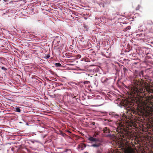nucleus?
I'll return each mask as SVG.
<instances>
[{
    "instance_id": "17",
    "label": "nucleus",
    "mask_w": 153,
    "mask_h": 153,
    "mask_svg": "<svg viewBox=\"0 0 153 153\" xmlns=\"http://www.w3.org/2000/svg\"><path fill=\"white\" fill-rule=\"evenodd\" d=\"M84 28L86 29V31L88 30V29H88L89 27L87 25H84Z\"/></svg>"
},
{
    "instance_id": "8",
    "label": "nucleus",
    "mask_w": 153,
    "mask_h": 153,
    "mask_svg": "<svg viewBox=\"0 0 153 153\" xmlns=\"http://www.w3.org/2000/svg\"><path fill=\"white\" fill-rule=\"evenodd\" d=\"M108 80V79L105 77L102 78L101 79V81L103 83H105Z\"/></svg>"
},
{
    "instance_id": "33",
    "label": "nucleus",
    "mask_w": 153,
    "mask_h": 153,
    "mask_svg": "<svg viewBox=\"0 0 153 153\" xmlns=\"http://www.w3.org/2000/svg\"><path fill=\"white\" fill-rule=\"evenodd\" d=\"M86 153H87V152H86Z\"/></svg>"
},
{
    "instance_id": "18",
    "label": "nucleus",
    "mask_w": 153,
    "mask_h": 153,
    "mask_svg": "<svg viewBox=\"0 0 153 153\" xmlns=\"http://www.w3.org/2000/svg\"><path fill=\"white\" fill-rule=\"evenodd\" d=\"M76 56L77 57L76 59H79L81 58V55L79 54L77 55Z\"/></svg>"
},
{
    "instance_id": "9",
    "label": "nucleus",
    "mask_w": 153,
    "mask_h": 153,
    "mask_svg": "<svg viewBox=\"0 0 153 153\" xmlns=\"http://www.w3.org/2000/svg\"><path fill=\"white\" fill-rule=\"evenodd\" d=\"M97 3L100 7H104V4L103 2H102V1H101V2H97Z\"/></svg>"
},
{
    "instance_id": "10",
    "label": "nucleus",
    "mask_w": 153,
    "mask_h": 153,
    "mask_svg": "<svg viewBox=\"0 0 153 153\" xmlns=\"http://www.w3.org/2000/svg\"><path fill=\"white\" fill-rule=\"evenodd\" d=\"M131 28V26H128L124 28L123 29V30L124 32L128 30H129Z\"/></svg>"
},
{
    "instance_id": "27",
    "label": "nucleus",
    "mask_w": 153,
    "mask_h": 153,
    "mask_svg": "<svg viewBox=\"0 0 153 153\" xmlns=\"http://www.w3.org/2000/svg\"><path fill=\"white\" fill-rule=\"evenodd\" d=\"M26 125H27V126H28V125H28V123H26Z\"/></svg>"
},
{
    "instance_id": "26",
    "label": "nucleus",
    "mask_w": 153,
    "mask_h": 153,
    "mask_svg": "<svg viewBox=\"0 0 153 153\" xmlns=\"http://www.w3.org/2000/svg\"><path fill=\"white\" fill-rule=\"evenodd\" d=\"M5 13H4L2 15V16H3V15H5Z\"/></svg>"
},
{
    "instance_id": "30",
    "label": "nucleus",
    "mask_w": 153,
    "mask_h": 153,
    "mask_svg": "<svg viewBox=\"0 0 153 153\" xmlns=\"http://www.w3.org/2000/svg\"><path fill=\"white\" fill-rule=\"evenodd\" d=\"M85 19H87V18H85Z\"/></svg>"
},
{
    "instance_id": "1",
    "label": "nucleus",
    "mask_w": 153,
    "mask_h": 153,
    "mask_svg": "<svg viewBox=\"0 0 153 153\" xmlns=\"http://www.w3.org/2000/svg\"><path fill=\"white\" fill-rule=\"evenodd\" d=\"M125 87L129 90L128 95L131 99H139L141 93L140 89L138 87H130L128 88L126 86Z\"/></svg>"
},
{
    "instance_id": "15",
    "label": "nucleus",
    "mask_w": 153,
    "mask_h": 153,
    "mask_svg": "<svg viewBox=\"0 0 153 153\" xmlns=\"http://www.w3.org/2000/svg\"><path fill=\"white\" fill-rule=\"evenodd\" d=\"M1 68L2 70L5 71H6L7 70V69L4 66L1 67Z\"/></svg>"
},
{
    "instance_id": "31",
    "label": "nucleus",
    "mask_w": 153,
    "mask_h": 153,
    "mask_svg": "<svg viewBox=\"0 0 153 153\" xmlns=\"http://www.w3.org/2000/svg\"><path fill=\"white\" fill-rule=\"evenodd\" d=\"M19 123H22L21 122H20Z\"/></svg>"
},
{
    "instance_id": "20",
    "label": "nucleus",
    "mask_w": 153,
    "mask_h": 153,
    "mask_svg": "<svg viewBox=\"0 0 153 153\" xmlns=\"http://www.w3.org/2000/svg\"><path fill=\"white\" fill-rule=\"evenodd\" d=\"M108 129L107 127H105L104 129V131H108Z\"/></svg>"
},
{
    "instance_id": "7",
    "label": "nucleus",
    "mask_w": 153,
    "mask_h": 153,
    "mask_svg": "<svg viewBox=\"0 0 153 153\" xmlns=\"http://www.w3.org/2000/svg\"><path fill=\"white\" fill-rule=\"evenodd\" d=\"M21 107L19 106H16L14 108L15 109V111L16 112L20 113L21 112Z\"/></svg>"
},
{
    "instance_id": "32",
    "label": "nucleus",
    "mask_w": 153,
    "mask_h": 153,
    "mask_svg": "<svg viewBox=\"0 0 153 153\" xmlns=\"http://www.w3.org/2000/svg\"><path fill=\"white\" fill-rule=\"evenodd\" d=\"M1 112V111H0V112Z\"/></svg>"
},
{
    "instance_id": "3",
    "label": "nucleus",
    "mask_w": 153,
    "mask_h": 153,
    "mask_svg": "<svg viewBox=\"0 0 153 153\" xmlns=\"http://www.w3.org/2000/svg\"><path fill=\"white\" fill-rule=\"evenodd\" d=\"M143 74V71L142 70L140 72H138L136 74V75H135V77L136 78L141 79L142 77H143L144 76Z\"/></svg>"
},
{
    "instance_id": "13",
    "label": "nucleus",
    "mask_w": 153,
    "mask_h": 153,
    "mask_svg": "<svg viewBox=\"0 0 153 153\" xmlns=\"http://www.w3.org/2000/svg\"><path fill=\"white\" fill-rule=\"evenodd\" d=\"M55 65L56 67H60L62 66L61 64L59 62L56 63Z\"/></svg>"
},
{
    "instance_id": "2",
    "label": "nucleus",
    "mask_w": 153,
    "mask_h": 153,
    "mask_svg": "<svg viewBox=\"0 0 153 153\" xmlns=\"http://www.w3.org/2000/svg\"><path fill=\"white\" fill-rule=\"evenodd\" d=\"M88 140L92 142H95V143L91 145H87V146L93 147L96 148L100 147L101 145V143L102 142V140H100L92 136H90L88 138Z\"/></svg>"
},
{
    "instance_id": "21",
    "label": "nucleus",
    "mask_w": 153,
    "mask_h": 153,
    "mask_svg": "<svg viewBox=\"0 0 153 153\" xmlns=\"http://www.w3.org/2000/svg\"><path fill=\"white\" fill-rule=\"evenodd\" d=\"M98 82H97L96 81H95V82H94V84L95 85H96V84H97Z\"/></svg>"
},
{
    "instance_id": "23",
    "label": "nucleus",
    "mask_w": 153,
    "mask_h": 153,
    "mask_svg": "<svg viewBox=\"0 0 153 153\" xmlns=\"http://www.w3.org/2000/svg\"><path fill=\"white\" fill-rule=\"evenodd\" d=\"M4 2H6L8 0H3Z\"/></svg>"
},
{
    "instance_id": "5",
    "label": "nucleus",
    "mask_w": 153,
    "mask_h": 153,
    "mask_svg": "<svg viewBox=\"0 0 153 153\" xmlns=\"http://www.w3.org/2000/svg\"><path fill=\"white\" fill-rule=\"evenodd\" d=\"M27 141H29L31 142L32 144H34L36 143H39V141L38 140H27Z\"/></svg>"
},
{
    "instance_id": "4",
    "label": "nucleus",
    "mask_w": 153,
    "mask_h": 153,
    "mask_svg": "<svg viewBox=\"0 0 153 153\" xmlns=\"http://www.w3.org/2000/svg\"><path fill=\"white\" fill-rule=\"evenodd\" d=\"M87 146V145H86V144L83 143H81L78 145V148L81 150H82L84 148L86 147Z\"/></svg>"
},
{
    "instance_id": "25",
    "label": "nucleus",
    "mask_w": 153,
    "mask_h": 153,
    "mask_svg": "<svg viewBox=\"0 0 153 153\" xmlns=\"http://www.w3.org/2000/svg\"><path fill=\"white\" fill-rule=\"evenodd\" d=\"M65 134V133H63V134H62V135L63 136H64V135Z\"/></svg>"
},
{
    "instance_id": "24",
    "label": "nucleus",
    "mask_w": 153,
    "mask_h": 153,
    "mask_svg": "<svg viewBox=\"0 0 153 153\" xmlns=\"http://www.w3.org/2000/svg\"><path fill=\"white\" fill-rule=\"evenodd\" d=\"M74 102H71V103L72 104H74Z\"/></svg>"
},
{
    "instance_id": "11",
    "label": "nucleus",
    "mask_w": 153,
    "mask_h": 153,
    "mask_svg": "<svg viewBox=\"0 0 153 153\" xmlns=\"http://www.w3.org/2000/svg\"><path fill=\"white\" fill-rule=\"evenodd\" d=\"M123 71L124 72V74H125V73H126L127 72H128V69L126 68V67L123 66Z\"/></svg>"
},
{
    "instance_id": "12",
    "label": "nucleus",
    "mask_w": 153,
    "mask_h": 153,
    "mask_svg": "<svg viewBox=\"0 0 153 153\" xmlns=\"http://www.w3.org/2000/svg\"><path fill=\"white\" fill-rule=\"evenodd\" d=\"M72 97V99H73L75 100L78 103H79V102H80V100L79 99H78V98H76V97H75V96H74V97Z\"/></svg>"
},
{
    "instance_id": "22",
    "label": "nucleus",
    "mask_w": 153,
    "mask_h": 153,
    "mask_svg": "<svg viewBox=\"0 0 153 153\" xmlns=\"http://www.w3.org/2000/svg\"><path fill=\"white\" fill-rule=\"evenodd\" d=\"M27 143H28V144H31V142H29V141H28L27 142Z\"/></svg>"
},
{
    "instance_id": "29",
    "label": "nucleus",
    "mask_w": 153,
    "mask_h": 153,
    "mask_svg": "<svg viewBox=\"0 0 153 153\" xmlns=\"http://www.w3.org/2000/svg\"><path fill=\"white\" fill-rule=\"evenodd\" d=\"M51 153H56V152H51Z\"/></svg>"
},
{
    "instance_id": "14",
    "label": "nucleus",
    "mask_w": 153,
    "mask_h": 153,
    "mask_svg": "<svg viewBox=\"0 0 153 153\" xmlns=\"http://www.w3.org/2000/svg\"><path fill=\"white\" fill-rule=\"evenodd\" d=\"M137 36H142L143 37L144 36V34H143L142 33H140V34H138L137 35Z\"/></svg>"
},
{
    "instance_id": "6",
    "label": "nucleus",
    "mask_w": 153,
    "mask_h": 153,
    "mask_svg": "<svg viewBox=\"0 0 153 153\" xmlns=\"http://www.w3.org/2000/svg\"><path fill=\"white\" fill-rule=\"evenodd\" d=\"M111 114L113 117H114L116 118H118L120 117L119 114H116L115 112H111Z\"/></svg>"
},
{
    "instance_id": "16",
    "label": "nucleus",
    "mask_w": 153,
    "mask_h": 153,
    "mask_svg": "<svg viewBox=\"0 0 153 153\" xmlns=\"http://www.w3.org/2000/svg\"><path fill=\"white\" fill-rule=\"evenodd\" d=\"M50 55L48 54L47 56H45L44 58L45 59H48L50 58Z\"/></svg>"
},
{
    "instance_id": "28",
    "label": "nucleus",
    "mask_w": 153,
    "mask_h": 153,
    "mask_svg": "<svg viewBox=\"0 0 153 153\" xmlns=\"http://www.w3.org/2000/svg\"><path fill=\"white\" fill-rule=\"evenodd\" d=\"M38 22H41V21H40V20H38Z\"/></svg>"
},
{
    "instance_id": "19",
    "label": "nucleus",
    "mask_w": 153,
    "mask_h": 153,
    "mask_svg": "<svg viewBox=\"0 0 153 153\" xmlns=\"http://www.w3.org/2000/svg\"><path fill=\"white\" fill-rule=\"evenodd\" d=\"M140 6L139 5H138V6L137 7H136V10H138L140 8Z\"/></svg>"
}]
</instances>
